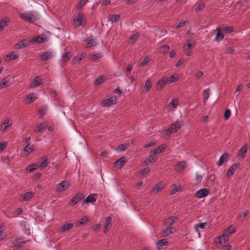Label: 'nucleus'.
Listing matches in <instances>:
<instances>
[{"mask_svg":"<svg viewBox=\"0 0 250 250\" xmlns=\"http://www.w3.org/2000/svg\"><path fill=\"white\" fill-rule=\"evenodd\" d=\"M20 18L22 20L29 22H33L38 19V15L36 12L28 11L19 14Z\"/></svg>","mask_w":250,"mask_h":250,"instance_id":"f257e3e1","label":"nucleus"},{"mask_svg":"<svg viewBox=\"0 0 250 250\" xmlns=\"http://www.w3.org/2000/svg\"><path fill=\"white\" fill-rule=\"evenodd\" d=\"M184 125V122L182 120H178L172 124L170 126L167 130H164L165 134L166 135H169L173 132H176Z\"/></svg>","mask_w":250,"mask_h":250,"instance_id":"f03ea898","label":"nucleus"},{"mask_svg":"<svg viewBox=\"0 0 250 250\" xmlns=\"http://www.w3.org/2000/svg\"><path fill=\"white\" fill-rule=\"evenodd\" d=\"M117 98L116 96H112L109 98L104 99L102 100L101 104L102 106L106 107L116 104L117 103Z\"/></svg>","mask_w":250,"mask_h":250,"instance_id":"7ed1b4c3","label":"nucleus"},{"mask_svg":"<svg viewBox=\"0 0 250 250\" xmlns=\"http://www.w3.org/2000/svg\"><path fill=\"white\" fill-rule=\"evenodd\" d=\"M69 182L66 181H62V183L56 185V191L57 192H61L66 189L69 187Z\"/></svg>","mask_w":250,"mask_h":250,"instance_id":"20e7f679","label":"nucleus"},{"mask_svg":"<svg viewBox=\"0 0 250 250\" xmlns=\"http://www.w3.org/2000/svg\"><path fill=\"white\" fill-rule=\"evenodd\" d=\"M169 83L168 82V79L166 77H163L159 80L156 84V89L157 90L162 89L167 84Z\"/></svg>","mask_w":250,"mask_h":250,"instance_id":"39448f33","label":"nucleus"},{"mask_svg":"<svg viewBox=\"0 0 250 250\" xmlns=\"http://www.w3.org/2000/svg\"><path fill=\"white\" fill-rule=\"evenodd\" d=\"M29 45H30L29 40L24 39L17 43L15 45L14 48L16 49H21Z\"/></svg>","mask_w":250,"mask_h":250,"instance_id":"423d86ee","label":"nucleus"},{"mask_svg":"<svg viewBox=\"0 0 250 250\" xmlns=\"http://www.w3.org/2000/svg\"><path fill=\"white\" fill-rule=\"evenodd\" d=\"M75 21L78 22V25H84L86 23V21L84 20L83 14L81 12H79L74 19V21Z\"/></svg>","mask_w":250,"mask_h":250,"instance_id":"0eeeda50","label":"nucleus"},{"mask_svg":"<svg viewBox=\"0 0 250 250\" xmlns=\"http://www.w3.org/2000/svg\"><path fill=\"white\" fill-rule=\"evenodd\" d=\"M30 43H35L36 44H39L41 43H43L46 41V38L44 35H42V37L40 36H38L36 37H34V38L29 40Z\"/></svg>","mask_w":250,"mask_h":250,"instance_id":"6e6552de","label":"nucleus"},{"mask_svg":"<svg viewBox=\"0 0 250 250\" xmlns=\"http://www.w3.org/2000/svg\"><path fill=\"white\" fill-rule=\"evenodd\" d=\"M209 193V190L207 188H202L197 191L195 193V196L199 198L206 197Z\"/></svg>","mask_w":250,"mask_h":250,"instance_id":"1a4fd4ad","label":"nucleus"},{"mask_svg":"<svg viewBox=\"0 0 250 250\" xmlns=\"http://www.w3.org/2000/svg\"><path fill=\"white\" fill-rule=\"evenodd\" d=\"M26 242L27 241H23L21 238H17L13 242L12 244L13 247L16 248V249H19L23 246V244H25Z\"/></svg>","mask_w":250,"mask_h":250,"instance_id":"9d476101","label":"nucleus"},{"mask_svg":"<svg viewBox=\"0 0 250 250\" xmlns=\"http://www.w3.org/2000/svg\"><path fill=\"white\" fill-rule=\"evenodd\" d=\"M84 196L82 193H79L75 197H73L70 201L71 205H74L80 201L84 198Z\"/></svg>","mask_w":250,"mask_h":250,"instance_id":"9b49d317","label":"nucleus"},{"mask_svg":"<svg viewBox=\"0 0 250 250\" xmlns=\"http://www.w3.org/2000/svg\"><path fill=\"white\" fill-rule=\"evenodd\" d=\"M86 43V48H89L95 46L97 45V42L96 40H94L91 37H89L84 40Z\"/></svg>","mask_w":250,"mask_h":250,"instance_id":"f8f14e48","label":"nucleus"},{"mask_svg":"<svg viewBox=\"0 0 250 250\" xmlns=\"http://www.w3.org/2000/svg\"><path fill=\"white\" fill-rule=\"evenodd\" d=\"M53 52L52 51H46L44 53L41 55L40 58L42 61H45L52 58L53 56Z\"/></svg>","mask_w":250,"mask_h":250,"instance_id":"ddd939ff","label":"nucleus"},{"mask_svg":"<svg viewBox=\"0 0 250 250\" xmlns=\"http://www.w3.org/2000/svg\"><path fill=\"white\" fill-rule=\"evenodd\" d=\"M187 167V164L185 161H181L174 165V168L178 172L182 171Z\"/></svg>","mask_w":250,"mask_h":250,"instance_id":"4468645a","label":"nucleus"},{"mask_svg":"<svg viewBox=\"0 0 250 250\" xmlns=\"http://www.w3.org/2000/svg\"><path fill=\"white\" fill-rule=\"evenodd\" d=\"M42 83V79L39 76H36L31 83V87H36Z\"/></svg>","mask_w":250,"mask_h":250,"instance_id":"2eb2a0df","label":"nucleus"},{"mask_svg":"<svg viewBox=\"0 0 250 250\" xmlns=\"http://www.w3.org/2000/svg\"><path fill=\"white\" fill-rule=\"evenodd\" d=\"M125 157H122L114 163V167L120 169L125 164Z\"/></svg>","mask_w":250,"mask_h":250,"instance_id":"dca6fc26","label":"nucleus"},{"mask_svg":"<svg viewBox=\"0 0 250 250\" xmlns=\"http://www.w3.org/2000/svg\"><path fill=\"white\" fill-rule=\"evenodd\" d=\"M157 160V157H156L154 155L152 154L144 161V163L146 166H147L149 165L150 163H155Z\"/></svg>","mask_w":250,"mask_h":250,"instance_id":"f3484780","label":"nucleus"},{"mask_svg":"<svg viewBox=\"0 0 250 250\" xmlns=\"http://www.w3.org/2000/svg\"><path fill=\"white\" fill-rule=\"evenodd\" d=\"M229 159V155L227 153L223 154L217 162V165L221 166L224 162H227Z\"/></svg>","mask_w":250,"mask_h":250,"instance_id":"a211bd4d","label":"nucleus"},{"mask_svg":"<svg viewBox=\"0 0 250 250\" xmlns=\"http://www.w3.org/2000/svg\"><path fill=\"white\" fill-rule=\"evenodd\" d=\"M11 124L10 120L6 119L4 122L2 123L0 126V129L2 131H5L8 128V126H11Z\"/></svg>","mask_w":250,"mask_h":250,"instance_id":"6ab92c4d","label":"nucleus"},{"mask_svg":"<svg viewBox=\"0 0 250 250\" xmlns=\"http://www.w3.org/2000/svg\"><path fill=\"white\" fill-rule=\"evenodd\" d=\"M10 85V79L7 76L4 77L0 83V88L7 87Z\"/></svg>","mask_w":250,"mask_h":250,"instance_id":"aec40b11","label":"nucleus"},{"mask_svg":"<svg viewBox=\"0 0 250 250\" xmlns=\"http://www.w3.org/2000/svg\"><path fill=\"white\" fill-rule=\"evenodd\" d=\"M111 217L109 216L106 218L105 224L104 225V232L105 233L106 231L111 228Z\"/></svg>","mask_w":250,"mask_h":250,"instance_id":"412c9836","label":"nucleus"},{"mask_svg":"<svg viewBox=\"0 0 250 250\" xmlns=\"http://www.w3.org/2000/svg\"><path fill=\"white\" fill-rule=\"evenodd\" d=\"M96 201V198L94 194H91L88 195L86 199L83 201V204H87L88 203H93Z\"/></svg>","mask_w":250,"mask_h":250,"instance_id":"4be33fe9","label":"nucleus"},{"mask_svg":"<svg viewBox=\"0 0 250 250\" xmlns=\"http://www.w3.org/2000/svg\"><path fill=\"white\" fill-rule=\"evenodd\" d=\"M176 219L177 218L175 216L169 217L164 221V224L166 226H171L174 224Z\"/></svg>","mask_w":250,"mask_h":250,"instance_id":"5701e85b","label":"nucleus"},{"mask_svg":"<svg viewBox=\"0 0 250 250\" xmlns=\"http://www.w3.org/2000/svg\"><path fill=\"white\" fill-rule=\"evenodd\" d=\"M48 126V124L46 122H43L41 123L35 129V132L38 133L42 132L44 129H45Z\"/></svg>","mask_w":250,"mask_h":250,"instance_id":"b1692460","label":"nucleus"},{"mask_svg":"<svg viewBox=\"0 0 250 250\" xmlns=\"http://www.w3.org/2000/svg\"><path fill=\"white\" fill-rule=\"evenodd\" d=\"M237 167V165L236 164H234L232 165H231L230 167L229 168V170L227 172L226 175L228 177H230L231 175H232L236 170V169Z\"/></svg>","mask_w":250,"mask_h":250,"instance_id":"393cba45","label":"nucleus"},{"mask_svg":"<svg viewBox=\"0 0 250 250\" xmlns=\"http://www.w3.org/2000/svg\"><path fill=\"white\" fill-rule=\"evenodd\" d=\"M172 227H167V228L162 230V234L163 237H167L171 234L173 233V231L172 230Z\"/></svg>","mask_w":250,"mask_h":250,"instance_id":"a878e982","label":"nucleus"},{"mask_svg":"<svg viewBox=\"0 0 250 250\" xmlns=\"http://www.w3.org/2000/svg\"><path fill=\"white\" fill-rule=\"evenodd\" d=\"M217 33L216 35V37L215 38V40L217 42H220L222 41L224 38V35L223 33L221 32V29L219 28H216Z\"/></svg>","mask_w":250,"mask_h":250,"instance_id":"bb28decb","label":"nucleus"},{"mask_svg":"<svg viewBox=\"0 0 250 250\" xmlns=\"http://www.w3.org/2000/svg\"><path fill=\"white\" fill-rule=\"evenodd\" d=\"M73 225L72 223L65 224L60 228V231L63 232L66 230H69L72 229Z\"/></svg>","mask_w":250,"mask_h":250,"instance_id":"cd10ccee","label":"nucleus"},{"mask_svg":"<svg viewBox=\"0 0 250 250\" xmlns=\"http://www.w3.org/2000/svg\"><path fill=\"white\" fill-rule=\"evenodd\" d=\"M228 241V237L223 233L218 238V241H216V243L220 244L223 246V245L226 243Z\"/></svg>","mask_w":250,"mask_h":250,"instance_id":"c85d7f7f","label":"nucleus"},{"mask_svg":"<svg viewBox=\"0 0 250 250\" xmlns=\"http://www.w3.org/2000/svg\"><path fill=\"white\" fill-rule=\"evenodd\" d=\"M34 195V192L29 191L23 195V201H28L31 199Z\"/></svg>","mask_w":250,"mask_h":250,"instance_id":"c756f323","label":"nucleus"},{"mask_svg":"<svg viewBox=\"0 0 250 250\" xmlns=\"http://www.w3.org/2000/svg\"><path fill=\"white\" fill-rule=\"evenodd\" d=\"M41 159L42 160V161L39 167L40 168L43 169L45 167H46L48 165V163L47 162L48 158L47 156H44L43 157L41 158Z\"/></svg>","mask_w":250,"mask_h":250,"instance_id":"7c9ffc66","label":"nucleus"},{"mask_svg":"<svg viewBox=\"0 0 250 250\" xmlns=\"http://www.w3.org/2000/svg\"><path fill=\"white\" fill-rule=\"evenodd\" d=\"M163 188V187L162 186V184L161 183H158L151 190V192L152 193H157L160 190L162 189Z\"/></svg>","mask_w":250,"mask_h":250,"instance_id":"2f4dec72","label":"nucleus"},{"mask_svg":"<svg viewBox=\"0 0 250 250\" xmlns=\"http://www.w3.org/2000/svg\"><path fill=\"white\" fill-rule=\"evenodd\" d=\"M121 19V17L119 14H114L111 15L109 18V21L111 23H114L118 21Z\"/></svg>","mask_w":250,"mask_h":250,"instance_id":"473e14b6","label":"nucleus"},{"mask_svg":"<svg viewBox=\"0 0 250 250\" xmlns=\"http://www.w3.org/2000/svg\"><path fill=\"white\" fill-rule=\"evenodd\" d=\"M235 232V229L233 228L232 226H230L226 229H225L223 233L224 234V235H226L227 237H228L230 234Z\"/></svg>","mask_w":250,"mask_h":250,"instance_id":"72a5a7b5","label":"nucleus"},{"mask_svg":"<svg viewBox=\"0 0 250 250\" xmlns=\"http://www.w3.org/2000/svg\"><path fill=\"white\" fill-rule=\"evenodd\" d=\"M247 152V147L246 146H242L238 152V155L242 158H244Z\"/></svg>","mask_w":250,"mask_h":250,"instance_id":"f704fd0d","label":"nucleus"},{"mask_svg":"<svg viewBox=\"0 0 250 250\" xmlns=\"http://www.w3.org/2000/svg\"><path fill=\"white\" fill-rule=\"evenodd\" d=\"M90 220V219L88 217L84 216L78 222L77 225L78 226L85 225L87 223L89 222Z\"/></svg>","mask_w":250,"mask_h":250,"instance_id":"c9c22d12","label":"nucleus"},{"mask_svg":"<svg viewBox=\"0 0 250 250\" xmlns=\"http://www.w3.org/2000/svg\"><path fill=\"white\" fill-rule=\"evenodd\" d=\"M209 88H207L203 91V101L204 103H205L209 97Z\"/></svg>","mask_w":250,"mask_h":250,"instance_id":"e433bc0d","label":"nucleus"},{"mask_svg":"<svg viewBox=\"0 0 250 250\" xmlns=\"http://www.w3.org/2000/svg\"><path fill=\"white\" fill-rule=\"evenodd\" d=\"M26 98L28 100L27 102L28 104L34 102L37 99L36 96L34 93L29 94L26 96Z\"/></svg>","mask_w":250,"mask_h":250,"instance_id":"4c0bfd02","label":"nucleus"},{"mask_svg":"<svg viewBox=\"0 0 250 250\" xmlns=\"http://www.w3.org/2000/svg\"><path fill=\"white\" fill-rule=\"evenodd\" d=\"M39 167L37 164H32L27 167L26 170L29 172H32Z\"/></svg>","mask_w":250,"mask_h":250,"instance_id":"58836bf2","label":"nucleus"},{"mask_svg":"<svg viewBox=\"0 0 250 250\" xmlns=\"http://www.w3.org/2000/svg\"><path fill=\"white\" fill-rule=\"evenodd\" d=\"M7 26V20L4 18L0 21V31L3 30V28Z\"/></svg>","mask_w":250,"mask_h":250,"instance_id":"ea45409f","label":"nucleus"},{"mask_svg":"<svg viewBox=\"0 0 250 250\" xmlns=\"http://www.w3.org/2000/svg\"><path fill=\"white\" fill-rule=\"evenodd\" d=\"M165 150V146L163 145L160 146L159 147H158L157 148H156L153 151V155L155 156V155L158 154L161 152H163Z\"/></svg>","mask_w":250,"mask_h":250,"instance_id":"a19ab883","label":"nucleus"},{"mask_svg":"<svg viewBox=\"0 0 250 250\" xmlns=\"http://www.w3.org/2000/svg\"><path fill=\"white\" fill-rule=\"evenodd\" d=\"M197 7L195 8V10L196 12H198L200 11L203 9L205 6V4L202 1H200L197 4Z\"/></svg>","mask_w":250,"mask_h":250,"instance_id":"79ce46f5","label":"nucleus"},{"mask_svg":"<svg viewBox=\"0 0 250 250\" xmlns=\"http://www.w3.org/2000/svg\"><path fill=\"white\" fill-rule=\"evenodd\" d=\"M167 244V242L166 239H162L161 241L158 242L156 244L157 247L158 249H160L162 247L166 246Z\"/></svg>","mask_w":250,"mask_h":250,"instance_id":"37998d69","label":"nucleus"},{"mask_svg":"<svg viewBox=\"0 0 250 250\" xmlns=\"http://www.w3.org/2000/svg\"><path fill=\"white\" fill-rule=\"evenodd\" d=\"M195 42L193 39H190L188 40L187 41V49H190V47L195 46Z\"/></svg>","mask_w":250,"mask_h":250,"instance_id":"c03bdc74","label":"nucleus"},{"mask_svg":"<svg viewBox=\"0 0 250 250\" xmlns=\"http://www.w3.org/2000/svg\"><path fill=\"white\" fill-rule=\"evenodd\" d=\"M151 86H152L151 81L150 79H148L146 81L145 84V87L146 89V92L149 91L150 88L151 87Z\"/></svg>","mask_w":250,"mask_h":250,"instance_id":"a18cd8bd","label":"nucleus"},{"mask_svg":"<svg viewBox=\"0 0 250 250\" xmlns=\"http://www.w3.org/2000/svg\"><path fill=\"white\" fill-rule=\"evenodd\" d=\"M33 150L32 146H31L29 144H28L24 148L23 151L26 153L27 154H29Z\"/></svg>","mask_w":250,"mask_h":250,"instance_id":"49530a36","label":"nucleus"},{"mask_svg":"<svg viewBox=\"0 0 250 250\" xmlns=\"http://www.w3.org/2000/svg\"><path fill=\"white\" fill-rule=\"evenodd\" d=\"M72 56L71 54L69 52H67L62 55V59L63 62H67L69 60L70 58Z\"/></svg>","mask_w":250,"mask_h":250,"instance_id":"de8ad7c7","label":"nucleus"},{"mask_svg":"<svg viewBox=\"0 0 250 250\" xmlns=\"http://www.w3.org/2000/svg\"><path fill=\"white\" fill-rule=\"evenodd\" d=\"M172 189L170 191V194H173L175 193L176 192L180 191L181 187L180 186H176L175 185H172Z\"/></svg>","mask_w":250,"mask_h":250,"instance_id":"09e8293b","label":"nucleus"},{"mask_svg":"<svg viewBox=\"0 0 250 250\" xmlns=\"http://www.w3.org/2000/svg\"><path fill=\"white\" fill-rule=\"evenodd\" d=\"M7 57L9 58L10 60H13L18 58V55L15 52H12L7 55Z\"/></svg>","mask_w":250,"mask_h":250,"instance_id":"8fccbe9b","label":"nucleus"},{"mask_svg":"<svg viewBox=\"0 0 250 250\" xmlns=\"http://www.w3.org/2000/svg\"><path fill=\"white\" fill-rule=\"evenodd\" d=\"M222 31L225 33H229L233 32V28L230 26H226L222 29Z\"/></svg>","mask_w":250,"mask_h":250,"instance_id":"3c124183","label":"nucleus"},{"mask_svg":"<svg viewBox=\"0 0 250 250\" xmlns=\"http://www.w3.org/2000/svg\"><path fill=\"white\" fill-rule=\"evenodd\" d=\"M102 57V53H97L96 54H93L91 56V59L93 61H96L97 59L101 58Z\"/></svg>","mask_w":250,"mask_h":250,"instance_id":"603ef678","label":"nucleus"},{"mask_svg":"<svg viewBox=\"0 0 250 250\" xmlns=\"http://www.w3.org/2000/svg\"><path fill=\"white\" fill-rule=\"evenodd\" d=\"M104 77L101 76L96 80V81H95V85L100 84L102 83H103L104 82Z\"/></svg>","mask_w":250,"mask_h":250,"instance_id":"864d4df0","label":"nucleus"},{"mask_svg":"<svg viewBox=\"0 0 250 250\" xmlns=\"http://www.w3.org/2000/svg\"><path fill=\"white\" fill-rule=\"evenodd\" d=\"M167 79L168 83H172L178 80L177 77L175 75H172Z\"/></svg>","mask_w":250,"mask_h":250,"instance_id":"5fc2aeb1","label":"nucleus"},{"mask_svg":"<svg viewBox=\"0 0 250 250\" xmlns=\"http://www.w3.org/2000/svg\"><path fill=\"white\" fill-rule=\"evenodd\" d=\"M170 47L168 45H165L161 47V51L163 53H166L168 52Z\"/></svg>","mask_w":250,"mask_h":250,"instance_id":"6e6d98bb","label":"nucleus"},{"mask_svg":"<svg viewBox=\"0 0 250 250\" xmlns=\"http://www.w3.org/2000/svg\"><path fill=\"white\" fill-rule=\"evenodd\" d=\"M188 24V22L186 21L182 20L176 26V28L177 29L180 28L186 24Z\"/></svg>","mask_w":250,"mask_h":250,"instance_id":"4d7b16f0","label":"nucleus"},{"mask_svg":"<svg viewBox=\"0 0 250 250\" xmlns=\"http://www.w3.org/2000/svg\"><path fill=\"white\" fill-rule=\"evenodd\" d=\"M230 115H231L230 110L229 109H227L226 110V111L225 112V113L224 115V117L225 119V120H228L230 116Z\"/></svg>","mask_w":250,"mask_h":250,"instance_id":"13d9d810","label":"nucleus"},{"mask_svg":"<svg viewBox=\"0 0 250 250\" xmlns=\"http://www.w3.org/2000/svg\"><path fill=\"white\" fill-rule=\"evenodd\" d=\"M150 61V58L148 57H146L142 62L139 64L140 66H143L145 65L149 61Z\"/></svg>","mask_w":250,"mask_h":250,"instance_id":"bf43d9fd","label":"nucleus"},{"mask_svg":"<svg viewBox=\"0 0 250 250\" xmlns=\"http://www.w3.org/2000/svg\"><path fill=\"white\" fill-rule=\"evenodd\" d=\"M126 146L127 145L125 144H121L118 146L117 150L119 151H122L125 149Z\"/></svg>","mask_w":250,"mask_h":250,"instance_id":"052dcab7","label":"nucleus"},{"mask_svg":"<svg viewBox=\"0 0 250 250\" xmlns=\"http://www.w3.org/2000/svg\"><path fill=\"white\" fill-rule=\"evenodd\" d=\"M139 34L138 33H135L130 37V40L134 42L137 40Z\"/></svg>","mask_w":250,"mask_h":250,"instance_id":"680f3d73","label":"nucleus"},{"mask_svg":"<svg viewBox=\"0 0 250 250\" xmlns=\"http://www.w3.org/2000/svg\"><path fill=\"white\" fill-rule=\"evenodd\" d=\"M83 58L82 55H79L73 59V62L74 63H79Z\"/></svg>","mask_w":250,"mask_h":250,"instance_id":"e2e57ef3","label":"nucleus"},{"mask_svg":"<svg viewBox=\"0 0 250 250\" xmlns=\"http://www.w3.org/2000/svg\"><path fill=\"white\" fill-rule=\"evenodd\" d=\"M178 102L177 100H175V99H173L169 103V105L170 106H172L173 108L176 107L178 105Z\"/></svg>","mask_w":250,"mask_h":250,"instance_id":"0e129e2a","label":"nucleus"},{"mask_svg":"<svg viewBox=\"0 0 250 250\" xmlns=\"http://www.w3.org/2000/svg\"><path fill=\"white\" fill-rule=\"evenodd\" d=\"M206 225L205 223H202L200 224H196L195 225V230L196 231H198V228H200L201 229H204L205 225Z\"/></svg>","mask_w":250,"mask_h":250,"instance_id":"69168bd1","label":"nucleus"},{"mask_svg":"<svg viewBox=\"0 0 250 250\" xmlns=\"http://www.w3.org/2000/svg\"><path fill=\"white\" fill-rule=\"evenodd\" d=\"M101 224L98 223V224H95L93 226H92L91 227V228L93 229V230H98V229H99L101 228Z\"/></svg>","mask_w":250,"mask_h":250,"instance_id":"338daca9","label":"nucleus"},{"mask_svg":"<svg viewBox=\"0 0 250 250\" xmlns=\"http://www.w3.org/2000/svg\"><path fill=\"white\" fill-rule=\"evenodd\" d=\"M7 145L6 142L0 143V152H1L6 147Z\"/></svg>","mask_w":250,"mask_h":250,"instance_id":"774afa93","label":"nucleus"}]
</instances>
